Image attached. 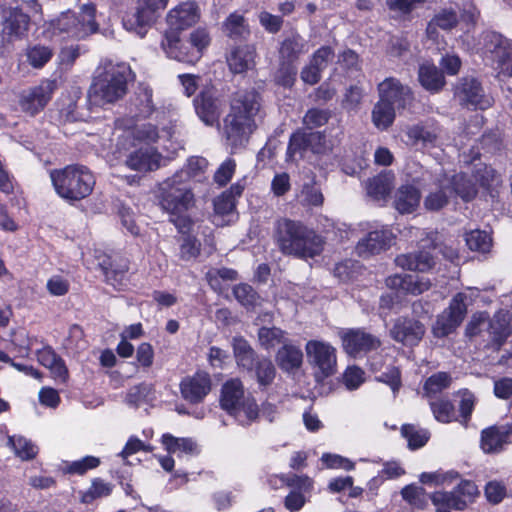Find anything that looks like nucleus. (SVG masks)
<instances>
[{"label":"nucleus","mask_w":512,"mask_h":512,"mask_svg":"<svg viewBox=\"0 0 512 512\" xmlns=\"http://www.w3.org/2000/svg\"><path fill=\"white\" fill-rule=\"evenodd\" d=\"M395 108L379 98L372 110V122L376 128L387 130L395 120Z\"/></svg>","instance_id":"49530a36"},{"label":"nucleus","mask_w":512,"mask_h":512,"mask_svg":"<svg viewBox=\"0 0 512 512\" xmlns=\"http://www.w3.org/2000/svg\"><path fill=\"white\" fill-rule=\"evenodd\" d=\"M418 77L420 84L432 93L439 92L445 85L443 72L434 64L424 63L420 65Z\"/></svg>","instance_id":"4c0bfd02"},{"label":"nucleus","mask_w":512,"mask_h":512,"mask_svg":"<svg viewBox=\"0 0 512 512\" xmlns=\"http://www.w3.org/2000/svg\"><path fill=\"white\" fill-rule=\"evenodd\" d=\"M326 136L319 131H308L299 128L289 138L286 151V160L295 161L302 159L307 151L319 154L325 149Z\"/></svg>","instance_id":"f8f14e48"},{"label":"nucleus","mask_w":512,"mask_h":512,"mask_svg":"<svg viewBox=\"0 0 512 512\" xmlns=\"http://www.w3.org/2000/svg\"><path fill=\"white\" fill-rule=\"evenodd\" d=\"M96 8L86 4L79 12H65L56 20L54 32L67 38L84 39L98 30Z\"/></svg>","instance_id":"423d86ee"},{"label":"nucleus","mask_w":512,"mask_h":512,"mask_svg":"<svg viewBox=\"0 0 512 512\" xmlns=\"http://www.w3.org/2000/svg\"><path fill=\"white\" fill-rule=\"evenodd\" d=\"M425 334V326L414 318L401 317L396 320L390 335L392 339L405 346H415L423 338Z\"/></svg>","instance_id":"4be33fe9"},{"label":"nucleus","mask_w":512,"mask_h":512,"mask_svg":"<svg viewBox=\"0 0 512 512\" xmlns=\"http://www.w3.org/2000/svg\"><path fill=\"white\" fill-rule=\"evenodd\" d=\"M465 242L471 251L488 253L492 247V237L483 230L475 229L465 234Z\"/></svg>","instance_id":"603ef678"},{"label":"nucleus","mask_w":512,"mask_h":512,"mask_svg":"<svg viewBox=\"0 0 512 512\" xmlns=\"http://www.w3.org/2000/svg\"><path fill=\"white\" fill-rule=\"evenodd\" d=\"M310 363L316 369L317 380L325 379L336 372V350L329 343L310 340L305 346Z\"/></svg>","instance_id":"4468645a"},{"label":"nucleus","mask_w":512,"mask_h":512,"mask_svg":"<svg viewBox=\"0 0 512 512\" xmlns=\"http://www.w3.org/2000/svg\"><path fill=\"white\" fill-rule=\"evenodd\" d=\"M426 491L423 487L414 484L406 485L401 490L403 500L418 509H424L427 505Z\"/></svg>","instance_id":"338daca9"},{"label":"nucleus","mask_w":512,"mask_h":512,"mask_svg":"<svg viewBox=\"0 0 512 512\" xmlns=\"http://www.w3.org/2000/svg\"><path fill=\"white\" fill-rule=\"evenodd\" d=\"M258 340L262 348L271 350L278 345L283 346L289 339L287 332L281 328L263 326L258 330Z\"/></svg>","instance_id":"a18cd8bd"},{"label":"nucleus","mask_w":512,"mask_h":512,"mask_svg":"<svg viewBox=\"0 0 512 512\" xmlns=\"http://www.w3.org/2000/svg\"><path fill=\"white\" fill-rule=\"evenodd\" d=\"M451 197L450 186H440L434 192H430L424 199V207L428 211H439L444 208Z\"/></svg>","instance_id":"13d9d810"},{"label":"nucleus","mask_w":512,"mask_h":512,"mask_svg":"<svg viewBox=\"0 0 512 512\" xmlns=\"http://www.w3.org/2000/svg\"><path fill=\"white\" fill-rule=\"evenodd\" d=\"M207 167V160L203 157H191L183 168L178 170L174 175V179L181 180L187 184L191 178L198 176Z\"/></svg>","instance_id":"6e6d98bb"},{"label":"nucleus","mask_w":512,"mask_h":512,"mask_svg":"<svg viewBox=\"0 0 512 512\" xmlns=\"http://www.w3.org/2000/svg\"><path fill=\"white\" fill-rule=\"evenodd\" d=\"M27 60L36 69L44 67L52 58L53 51L48 46L34 45L27 50Z\"/></svg>","instance_id":"0e129e2a"},{"label":"nucleus","mask_w":512,"mask_h":512,"mask_svg":"<svg viewBox=\"0 0 512 512\" xmlns=\"http://www.w3.org/2000/svg\"><path fill=\"white\" fill-rule=\"evenodd\" d=\"M458 394L461 396V400L459 403V417L457 422L467 427L475 408L476 398L468 389H462Z\"/></svg>","instance_id":"bf43d9fd"},{"label":"nucleus","mask_w":512,"mask_h":512,"mask_svg":"<svg viewBox=\"0 0 512 512\" xmlns=\"http://www.w3.org/2000/svg\"><path fill=\"white\" fill-rule=\"evenodd\" d=\"M197 116L207 126L219 124L223 101L214 87H206L194 98Z\"/></svg>","instance_id":"dca6fc26"},{"label":"nucleus","mask_w":512,"mask_h":512,"mask_svg":"<svg viewBox=\"0 0 512 512\" xmlns=\"http://www.w3.org/2000/svg\"><path fill=\"white\" fill-rule=\"evenodd\" d=\"M156 18L157 15L152 14L149 10H145L139 5L137 10L132 14L126 15L122 22L127 31L133 32L143 38Z\"/></svg>","instance_id":"72a5a7b5"},{"label":"nucleus","mask_w":512,"mask_h":512,"mask_svg":"<svg viewBox=\"0 0 512 512\" xmlns=\"http://www.w3.org/2000/svg\"><path fill=\"white\" fill-rule=\"evenodd\" d=\"M37 361L44 367L48 368L53 378L60 383H65L69 378V371L65 361L59 356L55 350L46 345L36 351Z\"/></svg>","instance_id":"a878e982"},{"label":"nucleus","mask_w":512,"mask_h":512,"mask_svg":"<svg viewBox=\"0 0 512 512\" xmlns=\"http://www.w3.org/2000/svg\"><path fill=\"white\" fill-rule=\"evenodd\" d=\"M375 380L386 384L390 387L393 394L396 395L402 387V374L398 366L389 364L380 375L375 377Z\"/></svg>","instance_id":"052dcab7"},{"label":"nucleus","mask_w":512,"mask_h":512,"mask_svg":"<svg viewBox=\"0 0 512 512\" xmlns=\"http://www.w3.org/2000/svg\"><path fill=\"white\" fill-rule=\"evenodd\" d=\"M262 97L255 89L238 91L223 119L222 136L231 153L246 147L257 125L255 117L260 111Z\"/></svg>","instance_id":"f257e3e1"},{"label":"nucleus","mask_w":512,"mask_h":512,"mask_svg":"<svg viewBox=\"0 0 512 512\" xmlns=\"http://www.w3.org/2000/svg\"><path fill=\"white\" fill-rule=\"evenodd\" d=\"M475 179L492 201L498 197L502 178L494 168L487 165L478 168L475 172Z\"/></svg>","instance_id":"c9c22d12"},{"label":"nucleus","mask_w":512,"mask_h":512,"mask_svg":"<svg viewBox=\"0 0 512 512\" xmlns=\"http://www.w3.org/2000/svg\"><path fill=\"white\" fill-rule=\"evenodd\" d=\"M486 325L489 336L486 348L499 351L512 332L509 311L500 309L492 317L488 314Z\"/></svg>","instance_id":"6ab92c4d"},{"label":"nucleus","mask_w":512,"mask_h":512,"mask_svg":"<svg viewBox=\"0 0 512 512\" xmlns=\"http://www.w3.org/2000/svg\"><path fill=\"white\" fill-rule=\"evenodd\" d=\"M378 92L380 99L398 110L405 109L413 100L411 89L392 77L378 85Z\"/></svg>","instance_id":"412c9836"},{"label":"nucleus","mask_w":512,"mask_h":512,"mask_svg":"<svg viewBox=\"0 0 512 512\" xmlns=\"http://www.w3.org/2000/svg\"><path fill=\"white\" fill-rule=\"evenodd\" d=\"M393 184V175L390 173H380L369 179L367 183V193L375 200H385L390 194Z\"/></svg>","instance_id":"c03bdc74"},{"label":"nucleus","mask_w":512,"mask_h":512,"mask_svg":"<svg viewBox=\"0 0 512 512\" xmlns=\"http://www.w3.org/2000/svg\"><path fill=\"white\" fill-rule=\"evenodd\" d=\"M154 399V386L147 382H141L132 386L126 393L124 402L132 408H139L140 405Z\"/></svg>","instance_id":"a19ab883"},{"label":"nucleus","mask_w":512,"mask_h":512,"mask_svg":"<svg viewBox=\"0 0 512 512\" xmlns=\"http://www.w3.org/2000/svg\"><path fill=\"white\" fill-rule=\"evenodd\" d=\"M50 179L56 193L70 203L88 197L95 186L92 172L77 164L51 170Z\"/></svg>","instance_id":"20e7f679"},{"label":"nucleus","mask_w":512,"mask_h":512,"mask_svg":"<svg viewBox=\"0 0 512 512\" xmlns=\"http://www.w3.org/2000/svg\"><path fill=\"white\" fill-rule=\"evenodd\" d=\"M297 73V64L279 61L274 77L275 83L284 88H291L296 81Z\"/></svg>","instance_id":"680f3d73"},{"label":"nucleus","mask_w":512,"mask_h":512,"mask_svg":"<svg viewBox=\"0 0 512 512\" xmlns=\"http://www.w3.org/2000/svg\"><path fill=\"white\" fill-rule=\"evenodd\" d=\"M219 403L242 426H249L259 418V406L254 397L245 395L244 385L239 378H231L223 383Z\"/></svg>","instance_id":"39448f33"},{"label":"nucleus","mask_w":512,"mask_h":512,"mask_svg":"<svg viewBox=\"0 0 512 512\" xmlns=\"http://www.w3.org/2000/svg\"><path fill=\"white\" fill-rule=\"evenodd\" d=\"M467 295L459 292L452 297L449 306L437 316L432 332L437 338L452 334L463 322L467 314Z\"/></svg>","instance_id":"9b49d317"},{"label":"nucleus","mask_w":512,"mask_h":512,"mask_svg":"<svg viewBox=\"0 0 512 512\" xmlns=\"http://www.w3.org/2000/svg\"><path fill=\"white\" fill-rule=\"evenodd\" d=\"M231 346L238 368L247 373L254 370L256 362L262 356L256 353L250 343L243 336H235Z\"/></svg>","instance_id":"bb28decb"},{"label":"nucleus","mask_w":512,"mask_h":512,"mask_svg":"<svg viewBox=\"0 0 512 512\" xmlns=\"http://www.w3.org/2000/svg\"><path fill=\"white\" fill-rule=\"evenodd\" d=\"M452 383V377L448 372H437L428 377L423 385L424 395L434 398L442 393Z\"/></svg>","instance_id":"09e8293b"},{"label":"nucleus","mask_w":512,"mask_h":512,"mask_svg":"<svg viewBox=\"0 0 512 512\" xmlns=\"http://www.w3.org/2000/svg\"><path fill=\"white\" fill-rule=\"evenodd\" d=\"M483 50L499 74L512 76V40L504 35L487 31L482 36Z\"/></svg>","instance_id":"1a4fd4ad"},{"label":"nucleus","mask_w":512,"mask_h":512,"mask_svg":"<svg viewBox=\"0 0 512 512\" xmlns=\"http://www.w3.org/2000/svg\"><path fill=\"white\" fill-rule=\"evenodd\" d=\"M131 79L132 71L127 64L107 65L88 90L89 105L102 107L115 103L126 95Z\"/></svg>","instance_id":"7ed1b4c3"},{"label":"nucleus","mask_w":512,"mask_h":512,"mask_svg":"<svg viewBox=\"0 0 512 512\" xmlns=\"http://www.w3.org/2000/svg\"><path fill=\"white\" fill-rule=\"evenodd\" d=\"M386 286L402 294L419 295L429 290L428 279L411 274H395L386 278Z\"/></svg>","instance_id":"b1692460"},{"label":"nucleus","mask_w":512,"mask_h":512,"mask_svg":"<svg viewBox=\"0 0 512 512\" xmlns=\"http://www.w3.org/2000/svg\"><path fill=\"white\" fill-rule=\"evenodd\" d=\"M223 31L233 40L246 39L250 34L249 26L243 15L233 12L223 22Z\"/></svg>","instance_id":"37998d69"},{"label":"nucleus","mask_w":512,"mask_h":512,"mask_svg":"<svg viewBox=\"0 0 512 512\" xmlns=\"http://www.w3.org/2000/svg\"><path fill=\"white\" fill-rule=\"evenodd\" d=\"M308 52V43L297 30L284 37L278 48L279 61L297 64L300 57Z\"/></svg>","instance_id":"393cba45"},{"label":"nucleus","mask_w":512,"mask_h":512,"mask_svg":"<svg viewBox=\"0 0 512 512\" xmlns=\"http://www.w3.org/2000/svg\"><path fill=\"white\" fill-rule=\"evenodd\" d=\"M401 434L407 440L410 450H417L423 447L430 438V433L427 430L416 429L410 424L402 426Z\"/></svg>","instance_id":"4d7b16f0"},{"label":"nucleus","mask_w":512,"mask_h":512,"mask_svg":"<svg viewBox=\"0 0 512 512\" xmlns=\"http://www.w3.org/2000/svg\"><path fill=\"white\" fill-rule=\"evenodd\" d=\"M161 155L153 149H138L132 152L127 160L126 165L135 171L148 172L159 168Z\"/></svg>","instance_id":"2f4dec72"},{"label":"nucleus","mask_w":512,"mask_h":512,"mask_svg":"<svg viewBox=\"0 0 512 512\" xmlns=\"http://www.w3.org/2000/svg\"><path fill=\"white\" fill-rule=\"evenodd\" d=\"M161 442L165 449L178 457L181 455H197L199 453L198 445L192 438H178L172 434L162 435Z\"/></svg>","instance_id":"e433bc0d"},{"label":"nucleus","mask_w":512,"mask_h":512,"mask_svg":"<svg viewBox=\"0 0 512 512\" xmlns=\"http://www.w3.org/2000/svg\"><path fill=\"white\" fill-rule=\"evenodd\" d=\"M344 351L354 358L362 357L381 346V341L375 335L363 328L346 329L341 333Z\"/></svg>","instance_id":"2eb2a0df"},{"label":"nucleus","mask_w":512,"mask_h":512,"mask_svg":"<svg viewBox=\"0 0 512 512\" xmlns=\"http://www.w3.org/2000/svg\"><path fill=\"white\" fill-rule=\"evenodd\" d=\"M179 243V259L185 262L196 260L201 253V242L193 234H186L177 238Z\"/></svg>","instance_id":"8fccbe9b"},{"label":"nucleus","mask_w":512,"mask_h":512,"mask_svg":"<svg viewBox=\"0 0 512 512\" xmlns=\"http://www.w3.org/2000/svg\"><path fill=\"white\" fill-rule=\"evenodd\" d=\"M479 496V490L475 482L461 480L451 491H435L429 498L436 512L464 511Z\"/></svg>","instance_id":"0eeeda50"},{"label":"nucleus","mask_w":512,"mask_h":512,"mask_svg":"<svg viewBox=\"0 0 512 512\" xmlns=\"http://www.w3.org/2000/svg\"><path fill=\"white\" fill-rule=\"evenodd\" d=\"M103 272L106 282L112 285L114 288L120 289L123 285H125L128 265L127 263H111L109 267H103Z\"/></svg>","instance_id":"69168bd1"},{"label":"nucleus","mask_w":512,"mask_h":512,"mask_svg":"<svg viewBox=\"0 0 512 512\" xmlns=\"http://www.w3.org/2000/svg\"><path fill=\"white\" fill-rule=\"evenodd\" d=\"M159 204L169 214L186 213L194 206L195 197L186 183L172 176L160 185Z\"/></svg>","instance_id":"6e6552de"},{"label":"nucleus","mask_w":512,"mask_h":512,"mask_svg":"<svg viewBox=\"0 0 512 512\" xmlns=\"http://www.w3.org/2000/svg\"><path fill=\"white\" fill-rule=\"evenodd\" d=\"M451 195L455 193L465 202H469L475 198L477 188L471 179L464 173L456 174L451 180Z\"/></svg>","instance_id":"de8ad7c7"},{"label":"nucleus","mask_w":512,"mask_h":512,"mask_svg":"<svg viewBox=\"0 0 512 512\" xmlns=\"http://www.w3.org/2000/svg\"><path fill=\"white\" fill-rule=\"evenodd\" d=\"M210 40L209 33L205 28H198L191 32L188 44L193 47V51L190 54L183 55L182 59L187 61V64L197 63L201 59L203 51L210 44Z\"/></svg>","instance_id":"58836bf2"},{"label":"nucleus","mask_w":512,"mask_h":512,"mask_svg":"<svg viewBox=\"0 0 512 512\" xmlns=\"http://www.w3.org/2000/svg\"><path fill=\"white\" fill-rule=\"evenodd\" d=\"M275 360L282 371L291 373L302 366L303 352L299 346L288 340L278 349Z\"/></svg>","instance_id":"c756f323"},{"label":"nucleus","mask_w":512,"mask_h":512,"mask_svg":"<svg viewBox=\"0 0 512 512\" xmlns=\"http://www.w3.org/2000/svg\"><path fill=\"white\" fill-rule=\"evenodd\" d=\"M392 239L393 233L387 227L370 231L357 243V253L361 257L379 254L391 246Z\"/></svg>","instance_id":"5701e85b"},{"label":"nucleus","mask_w":512,"mask_h":512,"mask_svg":"<svg viewBox=\"0 0 512 512\" xmlns=\"http://www.w3.org/2000/svg\"><path fill=\"white\" fill-rule=\"evenodd\" d=\"M199 19L198 5L194 1L182 2L168 12L166 16L168 30L165 33L179 35L181 31L194 26Z\"/></svg>","instance_id":"a211bd4d"},{"label":"nucleus","mask_w":512,"mask_h":512,"mask_svg":"<svg viewBox=\"0 0 512 512\" xmlns=\"http://www.w3.org/2000/svg\"><path fill=\"white\" fill-rule=\"evenodd\" d=\"M15 454L22 460H31L36 457L38 449L30 440L23 436L9 437Z\"/></svg>","instance_id":"e2e57ef3"},{"label":"nucleus","mask_w":512,"mask_h":512,"mask_svg":"<svg viewBox=\"0 0 512 512\" xmlns=\"http://www.w3.org/2000/svg\"><path fill=\"white\" fill-rule=\"evenodd\" d=\"M255 49L251 45H240L227 55V64L234 74L246 72L254 65Z\"/></svg>","instance_id":"473e14b6"},{"label":"nucleus","mask_w":512,"mask_h":512,"mask_svg":"<svg viewBox=\"0 0 512 512\" xmlns=\"http://www.w3.org/2000/svg\"><path fill=\"white\" fill-rule=\"evenodd\" d=\"M274 242L285 256L298 259L314 258L324 249V238L303 222L280 218L274 224Z\"/></svg>","instance_id":"f03ea898"},{"label":"nucleus","mask_w":512,"mask_h":512,"mask_svg":"<svg viewBox=\"0 0 512 512\" xmlns=\"http://www.w3.org/2000/svg\"><path fill=\"white\" fill-rule=\"evenodd\" d=\"M429 404L433 416L438 422L451 423L458 420L454 404L449 399L441 398L436 401H430Z\"/></svg>","instance_id":"864d4df0"},{"label":"nucleus","mask_w":512,"mask_h":512,"mask_svg":"<svg viewBox=\"0 0 512 512\" xmlns=\"http://www.w3.org/2000/svg\"><path fill=\"white\" fill-rule=\"evenodd\" d=\"M248 374L255 377L259 388L263 390L273 383L276 376V369L271 359L262 356L256 362L254 370L248 371Z\"/></svg>","instance_id":"79ce46f5"},{"label":"nucleus","mask_w":512,"mask_h":512,"mask_svg":"<svg viewBox=\"0 0 512 512\" xmlns=\"http://www.w3.org/2000/svg\"><path fill=\"white\" fill-rule=\"evenodd\" d=\"M397 266L419 272H427L435 265L432 254L428 251H418L416 253H407L398 255L395 258Z\"/></svg>","instance_id":"f704fd0d"},{"label":"nucleus","mask_w":512,"mask_h":512,"mask_svg":"<svg viewBox=\"0 0 512 512\" xmlns=\"http://www.w3.org/2000/svg\"><path fill=\"white\" fill-rule=\"evenodd\" d=\"M113 484L104 481L101 478H94L91 481V486L81 494V502L84 504H91L94 500L102 497H108L112 494Z\"/></svg>","instance_id":"5fc2aeb1"},{"label":"nucleus","mask_w":512,"mask_h":512,"mask_svg":"<svg viewBox=\"0 0 512 512\" xmlns=\"http://www.w3.org/2000/svg\"><path fill=\"white\" fill-rule=\"evenodd\" d=\"M421 200L420 190L412 185H401L394 196V207L401 214H410L416 211Z\"/></svg>","instance_id":"7c9ffc66"},{"label":"nucleus","mask_w":512,"mask_h":512,"mask_svg":"<svg viewBox=\"0 0 512 512\" xmlns=\"http://www.w3.org/2000/svg\"><path fill=\"white\" fill-rule=\"evenodd\" d=\"M100 463V458L87 455L79 460L64 461L61 470L64 474L83 476L88 471L96 469Z\"/></svg>","instance_id":"3c124183"},{"label":"nucleus","mask_w":512,"mask_h":512,"mask_svg":"<svg viewBox=\"0 0 512 512\" xmlns=\"http://www.w3.org/2000/svg\"><path fill=\"white\" fill-rule=\"evenodd\" d=\"M161 47L169 58L183 63H187V61L182 59V56L193 51V47L188 44V40L183 42L179 35L173 33L164 34Z\"/></svg>","instance_id":"ea45409f"},{"label":"nucleus","mask_w":512,"mask_h":512,"mask_svg":"<svg viewBox=\"0 0 512 512\" xmlns=\"http://www.w3.org/2000/svg\"><path fill=\"white\" fill-rule=\"evenodd\" d=\"M457 23V13L452 9H443L430 21L427 31L430 32L433 27H438L443 30H451L457 25Z\"/></svg>","instance_id":"774afa93"},{"label":"nucleus","mask_w":512,"mask_h":512,"mask_svg":"<svg viewBox=\"0 0 512 512\" xmlns=\"http://www.w3.org/2000/svg\"><path fill=\"white\" fill-rule=\"evenodd\" d=\"M30 17L20 8H10L3 24V35L8 40L23 38L29 28Z\"/></svg>","instance_id":"c85d7f7f"},{"label":"nucleus","mask_w":512,"mask_h":512,"mask_svg":"<svg viewBox=\"0 0 512 512\" xmlns=\"http://www.w3.org/2000/svg\"><path fill=\"white\" fill-rule=\"evenodd\" d=\"M179 389L181 397L192 405L202 403L212 389V380L208 372L199 370L193 375L184 377Z\"/></svg>","instance_id":"f3484780"},{"label":"nucleus","mask_w":512,"mask_h":512,"mask_svg":"<svg viewBox=\"0 0 512 512\" xmlns=\"http://www.w3.org/2000/svg\"><path fill=\"white\" fill-rule=\"evenodd\" d=\"M57 86L55 79H43L38 85L24 90L19 98L21 110L30 116L37 115L48 105Z\"/></svg>","instance_id":"ddd939ff"},{"label":"nucleus","mask_w":512,"mask_h":512,"mask_svg":"<svg viewBox=\"0 0 512 512\" xmlns=\"http://www.w3.org/2000/svg\"><path fill=\"white\" fill-rule=\"evenodd\" d=\"M512 444V422L493 425L481 431L480 446L486 454H497Z\"/></svg>","instance_id":"aec40b11"},{"label":"nucleus","mask_w":512,"mask_h":512,"mask_svg":"<svg viewBox=\"0 0 512 512\" xmlns=\"http://www.w3.org/2000/svg\"><path fill=\"white\" fill-rule=\"evenodd\" d=\"M454 98L459 105L469 110H486L493 104V98L485 92L480 80L474 76L458 79L454 87Z\"/></svg>","instance_id":"9d476101"},{"label":"nucleus","mask_w":512,"mask_h":512,"mask_svg":"<svg viewBox=\"0 0 512 512\" xmlns=\"http://www.w3.org/2000/svg\"><path fill=\"white\" fill-rule=\"evenodd\" d=\"M406 135L412 145L432 148L437 144L440 128L434 123H419L409 127Z\"/></svg>","instance_id":"cd10ccee"}]
</instances>
